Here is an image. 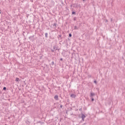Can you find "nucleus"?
<instances>
[{
  "label": "nucleus",
  "mask_w": 125,
  "mask_h": 125,
  "mask_svg": "<svg viewBox=\"0 0 125 125\" xmlns=\"http://www.w3.org/2000/svg\"><path fill=\"white\" fill-rule=\"evenodd\" d=\"M82 121L83 122H84V118H85V115L83 114V113L82 114V116H81Z\"/></svg>",
  "instance_id": "1"
},
{
  "label": "nucleus",
  "mask_w": 125,
  "mask_h": 125,
  "mask_svg": "<svg viewBox=\"0 0 125 125\" xmlns=\"http://www.w3.org/2000/svg\"><path fill=\"white\" fill-rule=\"evenodd\" d=\"M70 97H71L72 98H75V97H76V95L74 94H72L70 95Z\"/></svg>",
  "instance_id": "2"
},
{
  "label": "nucleus",
  "mask_w": 125,
  "mask_h": 125,
  "mask_svg": "<svg viewBox=\"0 0 125 125\" xmlns=\"http://www.w3.org/2000/svg\"><path fill=\"white\" fill-rule=\"evenodd\" d=\"M54 99L55 100H58V95H55L54 96Z\"/></svg>",
  "instance_id": "3"
},
{
  "label": "nucleus",
  "mask_w": 125,
  "mask_h": 125,
  "mask_svg": "<svg viewBox=\"0 0 125 125\" xmlns=\"http://www.w3.org/2000/svg\"><path fill=\"white\" fill-rule=\"evenodd\" d=\"M62 35H58V39H61V40H62Z\"/></svg>",
  "instance_id": "4"
},
{
  "label": "nucleus",
  "mask_w": 125,
  "mask_h": 125,
  "mask_svg": "<svg viewBox=\"0 0 125 125\" xmlns=\"http://www.w3.org/2000/svg\"><path fill=\"white\" fill-rule=\"evenodd\" d=\"M73 28L74 30H79V27H77V26H74Z\"/></svg>",
  "instance_id": "5"
},
{
  "label": "nucleus",
  "mask_w": 125,
  "mask_h": 125,
  "mask_svg": "<svg viewBox=\"0 0 125 125\" xmlns=\"http://www.w3.org/2000/svg\"><path fill=\"white\" fill-rule=\"evenodd\" d=\"M94 95H95V94H94V93H91L90 97H92V96H94Z\"/></svg>",
  "instance_id": "6"
},
{
  "label": "nucleus",
  "mask_w": 125,
  "mask_h": 125,
  "mask_svg": "<svg viewBox=\"0 0 125 125\" xmlns=\"http://www.w3.org/2000/svg\"><path fill=\"white\" fill-rule=\"evenodd\" d=\"M16 82H20V79L18 78H16Z\"/></svg>",
  "instance_id": "7"
},
{
  "label": "nucleus",
  "mask_w": 125,
  "mask_h": 125,
  "mask_svg": "<svg viewBox=\"0 0 125 125\" xmlns=\"http://www.w3.org/2000/svg\"><path fill=\"white\" fill-rule=\"evenodd\" d=\"M56 25H57V23H54L53 24V26H54V27H55V29H56Z\"/></svg>",
  "instance_id": "8"
},
{
  "label": "nucleus",
  "mask_w": 125,
  "mask_h": 125,
  "mask_svg": "<svg viewBox=\"0 0 125 125\" xmlns=\"http://www.w3.org/2000/svg\"><path fill=\"white\" fill-rule=\"evenodd\" d=\"M48 34L47 33H46L45 34V38H47L48 36Z\"/></svg>",
  "instance_id": "9"
},
{
  "label": "nucleus",
  "mask_w": 125,
  "mask_h": 125,
  "mask_svg": "<svg viewBox=\"0 0 125 125\" xmlns=\"http://www.w3.org/2000/svg\"><path fill=\"white\" fill-rule=\"evenodd\" d=\"M3 90H6V87H4L3 88Z\"/></svg>",
  "instance_id": "10"
},
{
  "label": "nucleus",
  "mask_w": 125,
  "mask_h": 125,
  "mask_svg": "<svg viewBox=\"0 0 125 125\" xmlns=\"http://www.w3.org/2000/svg\"><path fill=\"white\" fill-rule=\"evenodd\" d=\"M91 101L92 102L94 101V99L93 97H91Z\"/></svg>",
  "instance_id": "11"
},
{
  "label": "nucleus",
  "mask_w": 125,
  "mask_h": 125,
  "mask_svg": "<svg viewBox=\"0 0 125 125\" xmlns=\"http://www.w3.org/2000/svg\"><path fill=\"white\" fill-rule=\"evenodd\" d=\"M74 21H76V20H77V17H74Z\"/></svg>",
  "instance_id": "12"
},
{
  "label": "nucleus",
  "mask_w": 125,
  "mask_h": 125,
  "mask_svg": "<svg viewBox=\"0 0 125 125\" xmlns=\"http://www.w3.org/2000/svg\"><path fill=\"white\" fill-rule=\"evenodd\" d=\"M56 46H53V49H54H54H56Z\"/></svg>",
  "instance_id": "13"
},
{
  "label": "nucleus",
  "mask_w": 125,
  "mask_h": 125,
  "mask_svg": "<svg viewBox=\"0 0 125 125\" xmlns=\"http://www.w3.org/2000/svg\"><path fill=\"white\" fill-rule=\"evenodd\" d=\"M69 37L70 38H71V37H72V34H69Z\"/></svg>",
  "instance_id": "14"
},
{
  "label": "nucleus",
  "mask_w": 125,
  "mask_h": 125,
  "mask_svg": "<svg viewBox=\"0 0 125 125\" xmlns=\"http://www.w3.org/2000/svg\"><path fill=\"white\" fill-rule=\"evenodd\" d=\"M94 83H96V84L97 83V82L95 80L94 81Z\"/></svg>",
  "instance_id": "15"
},
{
  "label": "nucleus",
  "mask_w": 125,
  "mask_h": 125,
  "mask_svg": "<svg viewBox=\"0 0 125 125\" xmlns=\"http://www.w3.org/2000/svg\"><path fill=\"white\" fill-rule=\"evenodd\" d=\"M72 14H76V12H72Z\"/></svg>",
  "instance_id": "16"
},
{
  "label": "nucleus",
  "mask_w": 125,
  "mask_h": 125,
  "mask_svg": "<svg viewBox=\"0 0 125 125\" xmlns=\"http://www.w3.org/2000/svg\"><path fill=\"white\" fill-rule=\"evenodd\" d=\"M52 65H54V62H52Z\"/></svg>",
  "instance_id": "17"
},
{
  "label": "nucleus",
  "mask_w": 125,
  "mask_h": 125,
  "mask_svg": "<svg viewBox=\"0 0 125 125\" xmlns=\"http://www.w3.org/2000/svg\"><path fill=\"white\" fill-rule=\"evenodd\" d=\"M63 107V105H62V104L60 105V108H62Z\"/></svg>",
  "instance_id": "18"
},
{
  "label": "nucleus",
  "mask_w": 125,
  "mask_h": 125,
  "mask_svg": "<svg viewBox=\"0 0 125 125\" xmlns=\"http://www.w3.org/2000/svg\"><path fill=\"white\" fill-rule=\"evenodd\" d=\"M51 51H52V52H54V50L51 49Z\"/></svg>",
  "instance_id": "19"
},
{
  "label": "nucleus",
  "mask_w": 125,
  "mask_h": 125,
  "mask_svg": "<svg viewBox=\"0 0 125 125\" xmlns=\"http://www.w3.org/2000/svg\"><path fill=\"white\" fill-rule=\"evenodd\" d=\"M83 109L82 108L79 109V111H82Z\"/></svg>",
  "instance_id": "20"
},
{
  "label": "nucleus",
  "mask_w": 125,
  "mask_h": 125,
  "mask_svg": "<svg viewBox=\"0 0 125 125\" xmlns=\"http://www.w3.org/2000/svg\"><path fill=\"white\" fill-rule=\"evenodd\" d=\"M61 61H62L63 60V59L61 58L60 59Z\"/></svg>",
  "instance_id": "21"
},
{
  "label": "nucleus",
  "mask_w": 125,
  "mask_h": 125,
  "mask_svg": "<svg viewBox=\"0 0 125 125\" xmlns=\"http://www.w3.org/2000/svg\"><path fill=\"white\" fill-rule=\"evenodd\" d=\"M112 21H113V19H111V21L112 22Z\"/></svg>",
  "instance_id": "22"
},
{
  "label": "nucleus",
  "mask_w": 125,
  "mask_h": 125,
  "mask_svg": "<svg viewBox=\"0 0 125 125\" xmlns=\"http://www.w3.org/2000/svg\"><path fill=\"white\" fill-rule=\"evenodd\" d=\"M106 22H108V20H105Z\"/></svg>",
  "instance_id": "23"
},
{
  "label": "nucleus",
  "mask_w": 125,
  "mask_h": 125,
  "mask_svg": "<svg viewBox=\"0 0 125 125\" xmlns=\"http://www.w3.org/2000/svg\"><path fill=\"white\" fill-rule=\"evenodd\" d=\"M56 50H57V48L56 49Z\"/></svg>",
  "instance_id": "24"
},
{
  "label": "nucleus",
  "mask_w": 125,
  "mask_h": 125,
  "mask_svg": "<svg viewBox=\"0 0 125 125\" xmlns=\"http://www.w3.org/2000/svg\"><path fill=\"white\" fill-rule=\"evenodd\" d=\"M85 0H83V1H84Z\"/></svg>",
  "instance_id": "25"
},
{
  "label": "nucleus",
  "mask_w": 125,
  "mask_h": 125,
  "mask_svg": "<svg viewBox=\"0 0 125 125\" xmlns=\"http://www.w3.org/2000/svg\"><path fill=\"white\" fill-rule=\"evenodd\" d=\"M1 12H0V14Z\"/></svg>",
  "instance_id": "26"
}]
</instances>
